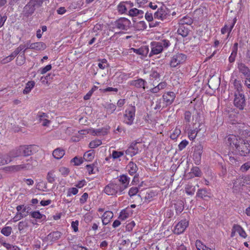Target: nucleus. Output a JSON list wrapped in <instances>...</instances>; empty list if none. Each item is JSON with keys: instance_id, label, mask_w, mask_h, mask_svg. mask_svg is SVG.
I'll use <instances>...</instances> for the list:
<instances>
[{"instance_id": "nucleus-27", "label": "nucleus", "mask_w": 250, "mask_h": 250, "mask_svg": "<svg viewBox=\"0 0 250 250\" xmlns=\"http://www.w3.org/2000/svg\"><path fill=\"white\" fill-rule=\"evenodd\" d=\"M167 85V84L166 82H161L159 83L157 85L150 89V92L153 93H157L161 90L164 89L166 87Z\"/></svg>"}, {"instance_id": "nucleus-54", "label": "nucleus", "mask_w": 250, "mask_h": 250, "mask_svg": "<svg viewBox=\"0 0 250 250\" xmlns=\"http://www.w3.org/2000/svg\"><path fill=\"white\" fill-rule=\"evenodd\" d=\"M160 75L159 73H158L156 71H153L151 72L150 74V78L151 80L154 79V80H158L160 79Z\"/></svg>"}, {"instance_id": "nucleus-25", "label": "nucleus", "mask_w": 250, "mask_h": 250, "mask_svg": "<svg viewBox=\"0 0 250 250\" xmlns=\"http://www.w3.org/2000/svg\"><path fill=\"white\" fill-rule=\"evenodd\" d=\"M177 33L182 37L188 36L189 34V29L184 25H180L177 31Z\"/></svg>"}, {"instance_id": "nucleus-36", "label": "nucleus", "mask_w": 250, "mask_h": 250, "mask_svg": "<svg viewBox=\"0 0 250 250\" xmlns=\"http://www.w3.org/2000/svg\"><path fill=\"white\" fill-rule=\"evenodd\" d=\"M244 186H242V182H241V180L239 178L235 180H234L233 182V191L235 192H238L242 187H243Z\"/></svg>"}, {"instance_id": "nucleus-18", "label": "nucleus", "mask_w": 250, "mask_h": 250, "mask_svg": "<svg viewBox=\"0 0 250 250\" xmlns=\"http://www.w3.org/2000/svg\"><path fill=\"white\" fill-rule=\"evenodd\" d=\"M196 196L203 199L209 198L211 196L210 192L206 188H202L199 189L196 193Z\"/></svg>"}, {"instance_id": "nucleus-11", "label": "nucleus", "mask_w": 250, "mask_h": 250, "mask_svg": "<svg viewBox=\"0 0 250 250\" xmlns=\"http://www.w3.org/2000/svg\"><path fill=\"white\" fill-rule=\"evenodd\" d=\"M188 226V222L186 219L181 220L175 227L173 232L175 234L182 233Z\"/></svg>"}, {"instance_id": "nucleus-64", "label": "nucleus", "mask_w": 250, "mask_h": 250, "mask_svg": "<svg viewBox=\"0 0 250 250\" xmlns=\"http://www.w3.org/2000/svg\"><path fill=\"white\" fill-rule=\"evenodd\" d=\"M188 142L187 140H183L178 145V148L180 150H183L184 148L186 147V146L188 145Z\"/></svg>"}, {"instance_id": "nucleus-55", "label": "nucleus", "mask_w": 250, "mask_h": 250, "mask_svg": "<svg viewBox=\"0 0 250 250\" xmlns=\"http://www.w3.org/2000/svg\"><path fill=\"white\" fill-rule=\"evenodd\" d=\"M16 56L14 55V54L12 52L9 56L6 57L4 59H3L2 60V62L3 63H6L10 62H11L12 60H13Z\"/></svg>"}, {"instance_id": "nucleus-19", "label": "nucleus", "mask_w": 250, "mask_h": 250, "mask_svg": "<svg viewBox=\"0 0 250 250\" xmlns=\"http://www.w3.org/2000/svg\"><path fill=\"white\" fill-rule=\"evenodd\" d=\"M37 119L42 123V126H47L50 124V121L47 119V115L44 113H40L37 115Z\"/></svg>"}, {"instance_id": "nucleus-14", "label": "nucleus", "mask_w": 250, "mask_h": 250, "mask_svg": "<svg viewBox=\"0 0 250 250\" xmlns=\"http://www.w3.org/2000/svg\"><path fill=\"white\" fill-rule=\"evenodd\" d=\"M46 47V44L42 42H37L32 43H27V47L25 49H30L37 51L44 50Z\"/></svg>"}, {"instance_id": "nucleus-50", "label": "nucleus", "mask_w": 250, "mask_h": 250, "mask_svg": "<svg viewBox=\"0 0 250 250\" xmlns=\"http://www.w3.org/2000/svg\"><path fill=\"white\" fill-rule=\"evenodd\" d=\"M242 182V186H245L246 185L250 184V176L246 175L242 178H239Z\"/></svg>"}, {"instance_id": "nucleus-61", "label": "nucleus", "mask_w": 250, "mask_h": 250, "mask_svg": "<svg viewBox=\"0 0 250 250\" xmlns=\"http://www.w3.org/2000/svg\"><path fill=\"white\" fill-rule=\"evenodd\" d=\"M3 245L9 250H19L17 246L12 245L9 243H4Z\"/></svg>"}, {"instance_id": "nucleus-12", "label": "nucleus", "mask_w": 250, "mask_h": 250, "mask_svg": "<svg viewBox=\"0 0 250 250\" xmlns=\"http://www.w3.org/2000/svg\"><path fill=\"white\" fill-rule=\"evenodd\" d=\"M203 153V146L201 145L196 146L194 149L193 158L195 163L199 165L201 159V156Z\"/></svg>"}, {"instance_id": "nucleus-58", "label": "nucleus", "mask_w": 250, "mask_h": 250, "mask_svg": "<svg viewBox=\"0 0 250 250\" xmlns=\"http://www.w3.org/2000/svg\"><path fill=\"white\" fill-rule=\"evenodd\" d=\"M24 62L25 58L24 54L23 53L22 55H21L20 56L17 57L16 60V62L18 65H21L24 63Z\"/></svg>"}, {"instance_id": "nucleus-40", "label": "nucleus", "mask_w": 250, "mask_h": 250, "mask_svg": "<svg viewBox=\"0 0 250 250\" xmlns=\"http://www.w3.org/2000/svg\"><path fill=\"white\" fill-rule=\"evenodd\" d=\"M105 108L106 109L107 112L111 114L116 110V106L112 103H107L105 106Z\"/></svg>"}, {"instance_id": "nucleus-56", "label": "nucleus", "mask_w": 250, "mask_h": 250, "mask_svg": "<svg viewBox=\"0 0 250 250\" xmlns=\"http://www.w3.org/2000/svg\"><path fill=\"white\" fill-rule=\"evenodd\" d=\"M27 214H23L21 212H18L13 218V222H16L21 220V218L26 216Z\"/></svg>"}, {"instance_id": "nucleus-32", "label": "nucleus", "mask_w": 250, "mask_h": 250, "mask_svg": "<svg viewBox=\"0 0 250 250\" xmlns=\"http://www.w3.org/2000/svg\"><path fill=\"white\" fill-rule=\"evenodd\" d=\"M65 154L64 150L60 148H57L53 151V156L57 159H60Z\"/></svg>"}, {"instance_id": "nucleus-47", "label": "nucleus", "mask_w": 250, "mask_h": 250, "mask_svg": "<svg viewBox=\"0 0 250 250\" xmlns=\"http://www.w3.org/2000/svg\"><path fill=\"white\" fill-rule=\"evenodd\" d=\"M124 154V151H118L116 150H113L112 151L111 156L113 159H117L120 158L121 156H123Z\"/></svg>"}, {"instance_id": "nucleus-45", "label": "nucleus", "mask_w": 250, "mask_h": 250, "mask_svg": "<svg viewBox=\"0 0 250 250\" xmlns=\"http://www.w3.org/2000/svg\"><path fill=\"white\" fill-rule=\"evenodd\" d=\"M249 170H250V161L246 162L240 168V170L242 172H246Z\"/></svg>"}, {"instance_id": "nucleus-16", "label": "nucleus", "mask_w": 250, "mask_h": 250, "mask_svg": "<svg viewBox=\"0 0 250 250\" xmlns=\"http://www.w3.org/2000/svg\"><path fill=\"white\" fill-rule=\"evenodd\" d=\"M147 82L142 78H139L137 80H132L129 82V84L131 86H134L137 88H143L145 90V85L146 84Z\"/></svg>"}, {"instance_id": "nucleus-37", "label": "nucleus", "mask_w": 250, "mask_h": 250, "mask_svg": "<svg viewBox=\"0 0 250 250\" xmlns=\"http://www.w3.org/2000/svg\"><path fill=\"white\" fill-rule=\"evenodd\" d=\"M193 22L192 19L188 16H185L183 17L179 22L180 25L187 24L188 25H191Z\"/></svg>"}, {"instance_id": "nucleus-24", "label": "nucleus", "mask_w": 250, "mask_h": 250, "mask_svg": "<svg viewBox=\"0 0 250 250\" xmlns=\"http://www.w3.org/2000/svg\"><path fill=\"white\" fill-rule=\"evenodd\" d=\"M232 83L235 90L234 91V94L243 93L242 85L241 84L240 81L235 79L233 81Z\"/></svg>"}, {"instance_id": "nucleus-38", "label": "nucleus", "mask_w": 250, "mask_h": 250, "mask_svg": "<svg viewBox=\"0 0 250 250\" xmlns=\"http://www.w3.org/2000/svg\"><path fill=\"white\" fill-rule=\"evenodd\" d=\"M36 8L35 6H33V5L31 4V2H29L24 7V10L26 11V14L29 15L32 14Z\"/></svg>"}, {"instance_id": "nucleus-4", "label": "nucleus", "mask_w": 250, "mask_h": 250, "mask_svg": "<svg viewBox=\"0 0 250 250\" xmlns=\"http://www.w3.org/2000/svg\"><path fill=\"white\" fill-rule=\"evenodd\" d=\"M170 10L166 6H163L158 8L157 11L154 14V19L161 20L162 21H169L170 20Z\"/></svg>"}, {"instance_id": "nucleus-48", "label": "nucleus", "mask_w": 250, "mask_h": 250, "mask_svg": "<svg viewBox=\"0 0 250 250\" xmlns=\"http://www.w3.org/2000/svg\"><path fill=\"white\" fill-rule=\"evenodd\" d=\"M191 173L194 174L196 177H201L202 175V172L197 167H192L191 169Z\"/></svg>"}, {"instance_id": "nucleus-42", "label": "nucleus", "mask_w": 250, "mask_h": 250, "mask_svg": "<svg viewBox=\"0 0 250 250\" xmlns=\"http://www.w3.org/2000/svg\"><path fill=\"white\" fill-rule=\"evenodd\" d=\"M198 131L196 127L193 129H190L188 132V137L189 139L191 140H194L196 138Z\"/></svg>"}, {"instance_id": "nucleus-13", "label": "nucleus", "mask_w": 250, "mask_h": 250, "mask_svg": "<svg viewBox=\"0 0 250 250\" xmlns=\"http://www.w3.org/2000/svg\"><path fill=\"white\" fill-rule=\"evenodd\" d=\"M236 232L238 233L241 237L244 238L247 236L245 231L240 225L234 224L231 229V237H234Z\"/></svg>"}, {"instance_id": "nucleus-23", "label": "nucleus", "mask_w": 250, "mask_h": 250, "mask_svg": "<svg viewBox=\"0 0 250 250\" xmlns=\"http://www.w3.org/2000/svg\"><path fill=\"white\" fill-rule=\"evenodd\" d=\"M127 171L130 175H133L137 172L138 168L136 164L134 162L130 161L129 162L126 166Z\"/></svg>"}, {"instance_id": "nucleus-46", "label": "nucleus", "mask_w": 250, "mask_h": 250, "mask_svg": "<svg viewBox=\"0 0 250 250\" xmlns=\"http://www.w3.org/2000/svg\"><path fill=\"white\" fill-rule=\"evenodd\" d=\"M0 232L3 235L8 236L11 233L12 228L11 227H5L1 229Z\"/></svg>"}, {"instance_id": "nucleus-29", "label": "nucleus", "mask_w": 250, "mask_h": 250, "mask_svg": "<svg viewBox=\"0 0 250 250\" xmlns=\"http://www.w3.org/2000/svg\"><path fill=\"white\" fill-rule=\"evenodd\" d=\"M29 214L32 218L36 219H42V221H45L46 219V216L41 214L39 211L30 212Z\"/></svg>"}, {"instance_id": "nucleus-62", "label": "nucleus", "mask_w": 250, "mask_h": 250, "mask_svg": "<svg viewBox=\"0 0 250 250\" xmlns=\"http://www.w3.org/2000/svg\"><path fill=\"white\" fill-rule=\"evenodd\" d=\"M236 21V19L234 18L233 20L231 21L230 22H229L228 24H227L229 25V35L230 33L231 32L232 29H233L235 23Z\"/></svg>"}, {"instance_id": "nucleus-5", "label": "nucleus", "mask_w": 250, "mask_h": 250, "mask_svg": "<svg viewBox=\"0 0 250 250\" xmlns=\"http://www.w3.org/2000/svg\"><path fill=\"white\" fill-rule=\"evenodd\" d=\"M135 107L133 105L129 106L125 110L124 115V122L128 125H131L133 123L135 115Z\"/></svg>"}, {"instance_id": "nucleus-8", "label": "nucleus", "mask_w": 250, "mask_h": 250, "mask_svg": "<svg viewBox=\"0 0 250 250\" xmlns=\"http://www.w3.org/2000/svg\"><path fill=\"white\" fill-rule=\"evenodd\" d=\"M187 59V56L183 53H177L171 57L169 65L171 67H175L178 65L183 63Z\"/></svg>"}, {"instance_id": "nucleus-41", "label": "nucleus", "mask_w": 250, "mask_h": 250, "mask_svg": "<svg viewBox=\"0 0 250 250\" xmlns=\"http://www.w3.org/2000/svg\"><path fill=\"white\" fill-rule=\"evenodd\" d=\"M195 246L197 250H212L211 249L203 245L200 240H196Z\"/></svg>"}, {"instance_id": "nucleus-63", "label": "nucleus", "mask_w": 250, "mask_h": 250, "mask_svg": "<svg viewBox=\"0 0 250 250\" xmlns=\"http://www.w3.org/2000/svg\"><path fill=\"white\" fill-rule=\"evenodd\" d=\"M59 171L61 172V173L63 175L66 176L67 175L69 172V170L68 168L65 167H61L59 168Z\"/></svg>"}, {"instance_id": "nucleus-21", "label": "nucleus", "mask_w": 250, "mask_h": 250, "mask_svg": "<svg viewBox=\"0 0 250 250\" xmlns=\"http://www.w3.org/2000/svg\"><path fill=\"white\" fill-rule=\"evenodd\" d=\"M7 155L10 158V162L12 161L13 158L22 156L21 146L10 151Z\"/></svg>"}, {"instance_id": "nucleus-15", "label": "nucleus", "mask_w": 250, "mask_h": 250, "mask_svg": "<svg viewBox=\"0 0 250 250\" xmlns=\"http://www.w3.org/2000/svg\"><path fill=\"white\" fill-rule=\"evenodd\" d=\"M118 181L119 182L117 183L120 186L121 189L124 191L128 187L130 178L126 175L123 174L119 176Z\"/></svg>"}, {"instance_id": "nucleus-7", "label": "nucleus", "mask_w": 250, "mask_h": 250, "mask_svg": "<svg viewBox=\"0 0 250 250\" xmlns=\"http://www.w3.org/2000/svg\"><path fill=\"white\" fill-rule=\"evenodd\" d=\"M141 144L140 142H137V141H133L125 150V152L126 155H129L131 157H133L141 151Z\"/></svg>"}, {"instance_id": "nucleus-44", "label": "nucleus", "mask_w": 250, "mask_h": 250, "mask_svg": "<svg viewBox=\"0 0 250 250\" xmlns=\"http://www.w3.org/2000/svg\"><path fill=\"white\" fill-rule=\"evenodd\" d=\"M28 227V223L26 220L21 221L18 224V229L21 231Z\"/></svg>"}, {"instance_id": "nucleus-51", "label": "nucleus", "mask_w": 250, "mask_h": 250, "mask_svg": "<svg viewBox=\"0 0 250 250\" xmlns=\"http://www.w3.org/2000/svg\"><path fill=\"white\" fill-rule=\"evenodd\" d=\"M127 2H121L118 6V9L119 12H120L121 13H125L126 10L127 9L126 8V6L125 5V3H127Z\"/></svg>"}, {"instance_id": "nucleus-3", "label": "nucleus", "mask_w": 250, "mask_h": 250, "mask_svg": "<svg viewBox=\"0 0 250 250\" xmlns=\"http://www.w3.org/2000/svg\"><path fill=\"white\" fill-rule=\"evenodd\" d=\"M104 192L108 195L117 196L123 193L120 186L115 182H112L107 185L104 188Z\"/></svg>"}, {"instance_id": "nucleus-10", "label": "nucleus", "mask_w": 250, "mask_h": 250, "mask_svg": "<svg viewBox=\"0 0 250 250\" xmlns=\"http://www.w3.org/2000/svg\"><path fill=\"white\" fill-rule=\"evenodd\" d=\"M131 24L130 21L126 18H122L115 22L116 27L121 30H127Z\"/></svg>"}, {"instance_id": "nucleus-31", "label": "nucleus", "mask_w": 250, "mask_h": 250, "mask_svg": "<svg viewBox=\"0 0 250 250\" xmlns=\"http://www.w3.org/2000/svg\"><path fill=\"white\" fill-rule=\"evenodd\" d=\"M143 14L144 12L142 10H138L135 8L131 9L128 12L129 15L131 17L138 16L139 18H142Z\"/></svg>"}, {"instance_id": "nucleus-52", "label": "nucleus", "mask_w": 250, "mask_h": 250, "mask_svg": "<svg viewBox=\"0 0 250 250\" xmlns=\"http://www.w3.org/2000/svg\"><path fill=\"white\" fill-rule=\"evenodd\" d=\"M98 61L99 62L98 65L100 69H104L107 66V62L106 59L99 60Z\"/></svg>"}, {"instance_id": "nucleus-60", "label": "nucleus", "mask_w": 250, "mask_h": 250, "mask_svg": "<svg viewBox=\"0 0 250 250\" xmlns=\"http://www.w3.org/2000/svg\"><path fill=\"white\" fill-rule=\"evenodd\" d=\"M71 162H73L75 166H79L83 163V161L82 158L75 157L71 160Z\"/></svg>"}, {"instance_id": "nucleus-49", "label": "nucleus", "mask_w": 250, "mask_h": 250, "mask_svg": "<svg viewBox=\"0 0 250 250\" xmlns=\"http://www.w3.org/2000/svg\"><path fill=\"white\" fill-rule=\"evenodd\" d=\"M27 47V45L21 44L18 48H17L13 52L14 55L16 56L18 54L20 53L22 50L23 51V53L25 52V51L26 50L25 48Z\"/></svg>"}, {"instance_id": "nucleus-43", "label": "nucleus", "mask_w": 250, "mask_h": 250, "mask_svg": "<svg viewBox=\"0 0 250 250\" xmlns=\"http://www.w3.org/2000/svg\"><path fill=\"white\" fill-rule=\"evenodd\" d=\"M55 178L56 177L53 171L48 172L46 176V179L49 183H53L55 181Z\"/></svg>"}, {"instance_id": "nucleus-26", "label": "nucleus", "mask_w": 250, "mask_h": 250, "mask_svg": "<svg viewBox=\"0 0 250 250\" xmlns=\"http://www.w3.org/2000/svg\"><path fill=\"white\" fill-rule=\"evenodd\" d=\"M61 236V233L59 231H53L47 236V239L51 241L58 240Z\"/></svg>"}, {"instance_id": "nucleus-59", "label": "nucleus", "mask_w": 250, "mask_h": 250, "mask_svg": "<svg viewBox=\"0 0 250 250\" xmlns=\"http://www.w3.org/2000/svg\"><path fill=\"white\" fill-rule=\"evenodd\" d=\"M78 192V189L76 188H72L68 189L67 191V196H70L71 195H76Z\"/></svg>"}, {"instance_id": "nucleus-39", "label": "nucleus", "mask_w": 250, "mask_h": 250, "mask_svg": "<svg viewBox=\"0 0 250 250\" xmlns=\"http://www.w3.org/2000/svg\"><path fill=\"white\" fill-rule=\"evenodd\" d=\"M195 187L191 185L188 184L185 187V191L188 195H193L195 192Z\"/></svg>"}, {"instance_id": "nucleus-22", "label": "nucleus", "mask_w": 250, "mask_h": 250, "mask_svg": "<svg viewBox=\"0 0 250 250\" xmlns=\"http://www.w3.org/2000/svg\"><path fill=\"white\" fill-rule=\"evenodd\" d=\"M238 68L240 72L247 78L250 77V69L245 64L241 63L238 65Z\"/></svg>"}, {"instance_id": "nucleus-20", "label": "nucleus", "mask_w": 250, "mask_h": 250, "mask_svg": "<svg viewBox=\"0 0 250 250\" xmlns=\"http://www.w3.org/2000/svg\"><path fill=\"white\" fill-rule=\"evenodd\" d=\"M113 217V213L111 211H106L104 212L102 218V223L103 225H106L108 224L111 221V219Z\"/></svg>"}, {"instance_id": "nucleus-2", "label": "nucleus", "mask_w": 250, "mask_h": 250, "mask_svg": "<svg viewBox=\"0 0 250 250\" xmlns=\"http://www.w3.org/2000/svg\"><path fill=\"white\" fill-rule=\"evenodd\" d=\"M170 45L169 41L167 40H163L160 42H152L150 43L151 51L149 54V57L161 53L165 48H167Z\"/></svg>"}, {"instance_id": "nucleus-53", "label": "nucleus", "mask_w": 250, "mask_h": 250, "mask_svg": "<svg viewBox=\"0 0 250 250\" xmlns=\"http://www.w3.org/2000/svg\"><path fill=\"white\" fill-rule=\"evenodd\" d=\"M102 144V142L100 140H96L91 141L89 144V146L91 148H94L95 147H98V146H100Z\"/></svg>"}, {"instance_id": "nucleus-33", "label": "nucleus", "mask_w": 250, "mask_h": 250, "mask_svg": "<svg viewBox=\"0 0 250 250\" xmlns=\"http://www.w3.org/2000/svg\"><path fill=\"white\" fill-rule=\"evenodd\" d=\"M35 83L34 81H29L25 85L24 89L23 90V93L24 94H27L29 93L31 90L33 89V88L35 86Z\"/></svg>"}, {"instance_id": "nucleus-17", "label": "nucleus", "mask_w": 250, "mask_h": 250, "mask_svg": "<svg viewBox=\"0 0 250 250\" xmlns=\"http://www.w3.org/2000/svg\"><path fill=\"white\" fill-rule=\"evenodd\" d=\"M175 98V95L173 92H168L163 95V99L167 105H170Z\"/></svg>"}, {"instance_id": "nucleus-6", "label": "nucleus", "mask_w": 250, "mask_h": 250, "mask_svg": "<svg viewBox=\"0 0 250 250\" xmlns=\"http://www.w3.org/2000/svg\"><path fill=\"white\" fill-rule=\"evenodd\" d=\"M233 104L239 110L244 109L246 105V100L244 93L234 94Z\"/></svg>"}, {"instance_id": "nucleus-9", "label": "nucleus", "mask_w": 250, "mask_h": 250, "mask_svg": "<svg viewBox=\"0 0 250 250\" xmlns=\"http://www.w3.org/2000/svg\"><path fill=\"white\" fill-rule=\"evenodd\" d=\"M22 156H28L33 154L38 151V146L35 145L21 146Z\"/></svg>"}, {"instance_id": "nucleus-57", "label": "nucleus", "mask_w": 250, "mask_h": 250, "mask_svg": "<svg viewBox=\"0 0 250 250\" xmlns=\"http://www.w3.org/2000/svg\"><path fill=\"white\" fill-rule=\"evenodd\" d=\"M139 188L137 187H132L128 191V195L131 197L135 195L138 192Z\"/></svg>"}, {"instance_id": "nucleus-35", "label": "nucleus", "mask_w": 250, "mask_h": 250, "mask_svg": "<svg viewBox=\"0 0 250 250\" xmlns=\"http://www.w3.org/2000/svg\"><path fill=\"white\" fill-rule=\"evenodd\" d=\"M95 156L94 150H90L84 153L83 159L86 161H91Z\"/></svg>"}, {"instance_id": "nucleus-1", "label": "nucleus", "mask_w": 250, "mask_h": 250, "mask_svg": "<svg viewBox=\"0 0 250 250\" xmlns=\"http://www.w3.org/2000/svg\"><path fill=\"white\" fill-rule=\"evenodd\" d=\"M245 140L239 138L233 135H230L228 137L227 142L229 146H234L236 151L241 156L247 155L250 151V131L245 130L244 132Z\"/></svg>"}, {"instance_id": "nucleus-34", "label": "nucleus", "mask_w": 250, "mask_h": 250, "mask_svg": "<svg viewBox=\"0 0 250 250\" xmlns=\"http://www.w3.org/2000/svg\"><path fill=\"white\" fill-rule=\"evenodd\" d=\"M10 163V158L7 154L0 153V166L4 165Z\"/></svg>"}, {"instance_id": "nucleus-30", "label": "nucleus", "mask_w": 250, "mask_h": 250, "mask_svg": "<svg viewBox=\"0 0 250 250\" xmlns=\"http://www.w3.org/2000/svg\"><path fill=\"white\" fill-rule=\"evenodd\" d=\"M134 52L138 55L146 56L148 52V47L147 46L141 47L138 49L131 48Z\"/></svg>"}, {"instance_id": "nucleus-28", "label": "nucleus", "mask_w": 250, "mask_h": 250, "mask_svg": "<svg viewBox=\"0 0 250 250\" xmlns=\"http://www.w3.org/2000/svg\"><path fill=\"white\" fill-rule=\"evenodd\" d=\"M32 164L31 165L29 163H27L26 164L13 166L11 167V169L14 171H19L23 169H29L32 168Z\"/></svg>"}]
</instances>
